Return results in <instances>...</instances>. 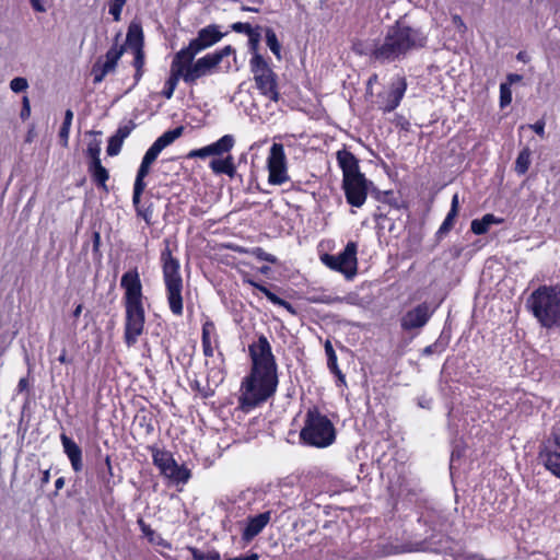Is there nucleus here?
Returning <instances> with one entry per match:
<instances>
[{
  "label": "nucleus",
  "instance_id": "obj_37",
  "mask_svg": "<svg viewBox=\"0 0 560 560\" xmlns=\"http://www.w3.org/2000/svg\"><path fill=\"white\" fill-rule=\"evenodd\" d=\"M194 560H221V556L217 550L202 551L197 548H190Z\"/></svg>",
  "mask_w": 560,
  "mask_h": 560
},
{
  "label": "nucleus",
  "instance_id": "obj_21",
  "mask_svg": "<svg viewBox=\"0 0 560 560\" xmlns=\"http://www.w3.org/2000/svg\"><path fill=\"white\" fill-rule=\"evenodd\" d=\"M180 59L182 57H178V55L175 54L171 63V73L168 79L165 81L164 89L162 91V95L167 100L172 98L179 79L184 80V67L180 63Z\"/></svg>",
  "mask_w": 560,
  "mask_h": 560
},
{
  "label": "nucleus",
  "instance_id": "obj_14",
  "mask_svg": "<svg viewBox=\"0 0 560 560\" xmlns=\"http://www.w3.org/2000/svg\"><path fill=\"white\" fill-rule=\"evenodd\" d=\"M120 287L125 290V306H143L142 284L137 269L129 270L122 275Z\"/></svg>",
  "mask_w": 560,
  "mask_h": 560
},
{
  "label": "nucleus",
  "instance_id": "obj_5",
  "mask_svg": "<svg viewBox=\"0 0 560 560\" xmlns=\"http://www.w3.org/2000/svg\"><path fill=\"white\" fill-rule=\"evenodd\" d=\"M183 127H176L172 130L165 131L162 136H160L152 145L145 152L141 164L138 168L136 180L133 184V194H132V203L137 206L140 203L141 195L143 194L147 184L144 178L150 173L151 165L158 159L159 154L163 149L172 144L176 139H178L183 135Z\"/></svg>",
  "mask_w": 560,
  "mask_h": 560
},
{
  "label": "nucleus",
  "instance_id": "obj_55",
  "mask_svg": "<svg viewBox=\"0 0 560 560\" xmlns=\"http://www.w3.org/2000/svg\"><path fill=\"white\" fill-rule=\"evenodd\" d=\"M225 560H259V556L257 553H250L247 556H240L234 558H226Z\"/></svg>",
  "mask_w": 560,
  "mask_h": 560
},
{
  "label": "nucleus",
  "instance_id": "obj_54",
  "mask_svg": "<svg viewBox=\"0 0 560 560\" xmlns=\"http://www.w3.org/2000/svg\"><path fill=\"white\" fill-rule=\"evenodd\" d=\"M438 351H440L439 350V345L435 342L433 345L427 346L423 349L422 353H423V355H431V354H433V353H435Z\"/></svg>",
  "mask_w": 560,
  "mask_h": 560
},
{
  "label": "nucleus",
  "instance_id": "obj_29",
  "mask_svg": "<svg viewBox=\"0 0 560 560\" xmlns=\"http://www.w3.org/2000/svg\"><path fill=\"white\" fill-rule=\"evenodd\" d=\"M137 523L142 534L148 538L150 542L164 548L171 547V545L161 535L156 534L142 518H139Z\"/></svg>",
  "mask_w": 560,
  "mask_h": 560
},
{
  "label": "nucleus",
  "instance_id": "obj_52",
  "mask_svg": "<svg viewBox=\"0 0 560 560\" xmlns=\"http://www.w3.org/2000/svg\"><path fill=\"white\" fill-rule=\"evenodd\" d=\"M452 22H453L454 26L458 30L459 33L466 32L467 26L464 23L463 19L458 14L452 15Z\"/></svg>",
  "mask_w": 560,
  "mask_h": 560
},
{
  "label": "nucleus",
  "instance_id": "obj_20",
  "mask_svg": "<svg viewBox=\"0 0 560 560\" xmlns=\"http://www.w3.org/2000/svg\"><path fill=\"white\" fill-rule=\"evenodd\" d=\"M270 518H271L270 511L248 517L247 525L244 528L243 534H242L243 540L248 542L252 539H254L267 526V524L270 522Z\"/></svg>",
  "mask_w": 560,
  "mask_h": 560
},
{
  "label": "nucleus",
  "instance_id": "obj_39",
  "mask_svg": "<svg viewBox=\"0 0 560 560\" xmlns=\"http://www.w3.org/2000/svg\"><path fill=\"white\" fill-rule=\"evenodd\" d=\"M124 141L117 138L115 135H113L108 140V145L106 149V152L109 156L117 155L122 147Z\"/></svg>",
  "mask_w": 560,
  "mask_h": 560
},
{
  "label": "nucleus",
  "instance_id": "obj_16",
  "mask_svg": "<svg viewBox=\"0 0 560 560\" xmlns=\"http://www.w3.org/2000/svg\"><path fill=\"white\" fill-rule=\"evenodd\" d=\"M540 458L545 467L551 474L560 478V430L553 432L544 443Z\"/></svg>",
  "mask_w": 560,
  "mask_h": 560
},
{
  "label": "nucleus",
  "instance_id": "obj_22",
  "mask_svg": "<svg viewBox=\"0 0 560 560\" xmlns=\"http://www.w3.org/2000/svg\"><path fill=\"white\" fill-rule=\"evenodd\" d=\"M60 441L63 447V452L71 463L72 469L75 472H80L83 469L82 450L72 439L66 434L60 435Z\"/></svg>",
  "mask_w": 560,
  "mask_h": 560
},
{
  "label": "nucleus",
  "instance_id": "obj_46",
  "mask_svg": "<svg viewBox=\"0 0 560 560\" xmlns=\"http://www.w3.org/2000/svg\"><path fill=\"white\" fill-rule=\"evenodd\" d=\"M231 30L236 33L246 34L247 36L254 31L249 23L235 22L231 25Z\"/></svg>",
  "mask_w": 560,
  "mask_h": 560
},
{
  "label": "nucleus",
  "instance_id": "obj_7",
  "mask_svg": "<svg viewBox=\"0 0 560 560\" xmlns=\"http://www.w3.org/2000/svg\"><path fill=\"white\" fill-rule=\"evenodd\" d=\"M256 88L272 102H278L280 94L277 84V74L260 54H255L249 62Z\"/></svg>",
  "mask_w": 560,
  "mask_h": 560
},
{
  "label": "nucleus",
  "instance_id": "obj_36",
  "mask_svg": "<svg viewBox=\"0 0 560 560\" xmlns=\"http://www.w3.org/2000/svg\"><path fill=\"white\" fill-rule=\"evenodd\" d=\"M308 301L312 303H323V304H335V303H341L345 301L343 298L331 295L327 293H320V294H313L308 298Z\"/></svg>",
  "mask_w": 560,
  "mask_h": 560
},
{
  "label": "nucleus",
  "instance_id": "obj_50",
  "mask_svg": "<svg viewBox=\"0 0 560 560\" xmlns=\"http://www.w3.org/2000/svg\"><path fill=\"white\" fill-rule=\"evenodd\" d=\"M70 128H71L70 125H67V124L62 122L61 128L59 130V139H60V142H61V144L63 147L68 145Z\"/></svg>",
  "mask_w": 560,
  "mask_h": 560
},
{
  "label": "nucleus",
  "instance_id": "obj_51",
  "mask_svg": "<svg viewBox=\"0 0 560 560\" xmlns=\"http://www.w3.org/2000/svg\"><path fill=\"white\" fill-rule=\"evenodd\" d=\"M31 115V105H30V100L27 96H24L23 97V101H22V109H21V118L23 120L27 119Z\"/></svg>",
  "mask_w": 560,
  "mask_h": 560
},
{
  "label": "nucleus",
  "instance_id": "obj_64",
  "mask_svg": "<svg viewBox=\"0 0 560 560\" xmlns=\"http://www.w3.org/2000/svg\"><path fill=\"white\" fill-rule=\"evenodd\" d=\"M65 486V478L63 477H59L56 481H55V488L56 490H61Z\"/></svg>",
  "mask_w": 560,
  "mask_h": 560
},
{
  "label": "nucleus",
  "instance_id": "obj_18",
  "mask_svg": "<svg viewBox=\"0 0 560 560\" xmlns=\"http://www.w3.org/2000/svg\"><path fill=\"white\" fill-rule=\"evenodd\" d=\"M432 311L427 303H421L409 310L400 319L402 330L410 331L420 329L429 322Z\"/></svg>",
  "mask_w": 560,
  "mask_h": 560
},
{
  "label": "nucleus",
  "instance_id": "obj_17",
  "mask_svg": "<svg viewBox=\"0 0 560 560\" xmlns=\"http://www.w3.org/2000/svg\"><path fill=\"white\" fill-rule=\"evenodd\" d=\"M124 52V46L114 45L107 50L105 55V61L103 63L96 62L93 66L92 74L93 82L95 84L101 83L108 73L115 71L118 60L120 59Z\"/></svg>",
  "mask_w": 560,
  "mask_h": 560
},
{
  "label": "nucleus",
  "instance_id": "obj_43",
  "mask_svg": "<svg viewBox=\"0 0 560 560\" xmlns=\"http://www.w3.org/2000/svg\"><path fill=\"white\" fill-rule=\"evenodd\" d=\"M232 54H235V49L231 45H228V46L212 52L211 56L217 61V63L220 65L221 61L223 60V58H225Z\"/></svg>",
  "mask_w": 560,
  "mask_h": 560
},
{
  "label": "nucleus",
  "instance_id": "obj_49",
  "mask_svg": "<svg viewBox=\"0 0 560 560\" xmlns=\"http://www.w3.org/2000/svg\"><path fill=\"white\" fill-rule=\"evenodd\" d=\"M453 225H454V222H452L447 219H444V221L442 222L441 226L439 228V230L435 234L438 240H441L444 235H446L451 231Z\"/></svg>",
  "mask_w": 560,
  "mask_h": 560
},
{
  "label": "nucleus",
  "instance_id": "obj_19",
  "mask_svg": "<svg viewBox=\"0 0 560 560\" xmlns=\"http://www.w3.org/2000/svg\"><path fill=\"white\" fill-rule=\"evenodd\" d=\"M407 83L405 78L397 77L394 79L389 85L388 92L382 96V110L384 113H390L396 109L405 95Z\"/></svg>",
  "mask_w": 560,
  "mask_h": 560
},
{
  "label": "nucleus",
  "instance_id": "obj_48",
  "mask_svg": "<svg viewBox=\"0 0 560 560\" xmlns=\"http://www.w3.org/2000/svg\"><path fill=\"white\" fill-rule=\"evenodd\" d=\"M248 38H249V40H248L249 48L253 51V56H254L255 54H258L257 48H258V45L260 42V34L258 32L253 31L248 35Z\"/></svg>",
  "mask_w": 560,
  "mask_h": 560
},
{
  "label": "nucleus",
  "instance_id": "obj_27",
  "mask_svg": "<svg viewBox=\"0 0 560 560\" xmlns=\"http://www.w3.org/2000/svg\"><path fill=\"white\" fill-rule=\"evenodd\" d=\"M247 282L256 288L257 290H259L272 304L275 305H279V306H282L284 308H287L288 311H292V305L287 302L285 300L279 298L278 295H276L275 293H272L267 287H265L264 284H260L254 280H247Z\"/></svg>",
  "mask_w": 560,
  "mask_h": 560
},
{
  "label": "nucleus",
  "instance_id": "obj_63",
  "mask_svg": "<svg viewBox=\"0 0 560 560\" xmlns=\"http://www.w3.org/2000/svg\"><path fill=\"white\" fill-rule=\"evenodd\" d=\"M60 363L65 364V363H68L69 360L67 358V350L66 349H62L60 355L58 357L57 359Z\"/></svg>",
  "mask_w": 560,
  "mask_h": 560
},
{
  "label": "nucleus",
  "instance_id": "obj_60",
  "mask_svg": "<svg viewBox=\"0 0 560 560\" xmlns=\"http://www.w3.org/2000/svg\"><path fill=\"white\" fill-rule=\"evenodd\" d=\"M139 203L136 207L137 209V212L139 215H142V218L147 221V222H150V219H151V212H149L148 210L145 211H141L140 208L138 207Z\"/></svg>",
  "mask_w": 560,
  "mask_h": 560
},
{
  "label": "nucleus",
  "instance_id": "obj_25",
  "mask_svg": "<svg viewBox=\"0 0 560 560\" xmlns=\"http://www.w3.org/2000/svg\"><path fill=\"white\" fill-rule=\"evenodd\" d=\"M126 43L132 51L143 49V32L139 24L131 23L128 27Z\"/></svg>",
  "mask_w": 560,
  "mask_h": 560
},
{
  "label": "nucleus",
  "instance_id": "obj_41",
  "mask_svg": "<svg viewBox=\"0 0 560 560\" xmlns=\"http://www.w3.org/2000/svg\"><path fill=\"white\" fill-rule=\"evenodd\" d=\"M27 88H28V82L25 78H22V77H16V78L12 79L10 82V89L14 93L23 92Z\"/></svg>",
  "mask_w": 560,
  "mask_h": 560
},
{
  "label": "nucleus",
  "instance_id": "obj_44",
  "mask_svg": "<svg viewBox=\"0 0 560 560\" xmlns=\"http://www.w3.org/2000/svg\"><path fill=\"white\" fill-rule=\"evenodd\" d=\"M210 155H215L211 144L206 145L200 149H197V150H194L189 153L190 158H200V159H205Z\"/></svg>",
  "mask_w": 560,
  "mask_h": 560
},
{
  "label": "nucleus",
  "instance_id": "obj_31",
  "mask_svg": "<svg viewBox=\"0 0 560 560\" xmlns=\"http://www.w3.org/2000/svg\"><path fill=\"white\" fill-rule=\"evenodd\" d=\"M214 324L212 322H206L202 325V337H201V343H202V350L203 354L206 357H212L213 355V348L211 346L210 340V334L211 331H214Z\"/></svg>",
  "mask_w": 560,
  "mask_h": 560
},
{
  "label": "nucleus",
  "instance_id": "obj_38",
  "mask_svg": "<svg viewBox=\"0 0 560 560\" xmlns=\"http://www.w3.org/2000/svg\"><path fill=\"white\" fill-rule=\"evenodd\" d=\"M127 0H110L109 1V9L108 12L113 16L114 21L118 22L120 21V15L124 5L126 4Z\"/></svg>",
  "mask_w": 560,
  "mask_h": 560
},
{
  "label": "nucleus",
  "instance_id": "obj_42",
  "mask_svg": "<svg viewBox=\"0 0 560 560\" xmlns=\"http://www.w3.org/2000/svg\"><path fill=\"white\" fill-rule=\"evenodd\" d=\"M88 155L91 158V162L101 161L100 154H101V142L100 141H93L90 142L88 145Z\"/></svg>",
  "mask_w": 560,
  "mask_h": 560
},
{
  "label": "nucleus",
  "instance_id": "obj_12",
  "mask_svg": "<svg viewBox=\"0 0 560 560\" xmlns=\"http://www.w3.org/2000/svg\"><path fill=\"white\" fill-rule=\"evenodd\" d=\"M125 331L124 339L128 347L137 343L138 338L142 335L144 329L145 313L143 306H125Z\"/></svg>",
  "mask_w": 560,
  "mask_h": 560
},
{
  "label": "nucleus",
  "instance_id": "obj_24",
  "mask_svg": "<svg viewBox=\"0 0 560 560\" xmlns=\"http://www.w3.org/2000/svg\"><path fill=\"white\" fill-rule=\"evenodd\" d=\"M503 219L497 218L494 214L487 213L481 219L471 221L470 230L476 235H482L488 232L492 224H500Z\"/></svg>",
  "mask_w": 560,
  "mask_h": 560
},
{
  "label": "nucleus",
  "instance_id": "obj_45",
  "mask_svg": "<svg viewBox=\"0 0 560 560\" xmlns=\"http://www.w3.org/2000/svg\"><path fill=\"white\" fill-rule=\"evenodd\" d=\"M253 253L256 256V258H258L259 260L271 262V264H275L277 261V258L272 254L265 252L260 247L255 248Z\"/></svg>",
  "mask_w": 560,
  "mask_h": 560
},
{
  "label": "nucleus",
  "instance_id": "obj_11",
  "mask_svg": "<svg viewBox=\"0 0 560 560\" xmlns=\"http://www.w3.org/2000/svg\"><path fill=\"white\" fill-rule=\"evenodd\" d=\"M268 183L280 186L290 180L287 167L284 148L281 143H273L267 159Z\"/></svg>",
  "mask_w": 560,
  "mask_h": 560
},
{
  "label": "nucleus",
  "instance_id": "obj_4",
  "mask_svg": "<svg viewBox=\"0 0 560 560\" xmlns=\"http://www.w3.org/2000/svg\"><path fill=\"white\" fill-rule=\"evenodd\" d=\"M165 249L161 253L163 269V281L165 284L166 299L171 312L175 316L183 315V278L179 273V261L172 256L168 241L165 240Z\"/></svg>",
  "mask_w": 560,
  "mask_h": 560
},
{
  "label": "nucleus",
  "instance_id": "obj_23",
  "mask_svg": "<svg viewBox=\"0 0 560 560\" xmlns=\"http://www.w3.org/2000/svg\"><path fill=\"white\" fill-rule=\"evenodd\" d=\"M336 159L342 170L343 178L362 174L359 170V161L350 151L342 149L337 151Z\"/></svg>",
  "mask_w": 560,
  "mask_h": 560
},
{
  "label": "nucleus",
  "instance_id": "obj_59",
  "mask_svg": "<svg viewBox=\"0 0 560 560\" xmlns=\"http://www.w3.org/2000/svg\"><path fill=\"white\" fill-rule=\"evenodd\" d=\"M73 112L71 109H67L65 113L63 124L70 125L72 124Z\"/></svg>",
  "mask_w": 560,
  "mask_h": 560
},
{
  "label": "nucleus",
  "instance_id": "obj_10",
  "mask_svg": "<svg viewBox=\"0 0 560 560\" xmlns=\"http://www.w3.org/2000/svg\"><path fill=\"white\" fill-rule=\"evenodd\" d=\"M153 464L159 468L160 472L166 478L185 483L190 478L189 470L177 465L171 452L158 447H150Z\"/></svg>",
  "mask_w": 560,
  "mask_h": 560
},
{
  "label": "nucleus",
  "instance_id": "obj_8",
  "mask_svg": "<svg viewBox=\"0 0 560 560\" xmlns=\"http://www.w3.org/2000/svg\"><path fill=\"white\" fill-rule=\"evenodd\" d=\"M357 253L358 245L351 241L338 255L323 254L320 261L329 269L342 273L347 280H352L358 271Z\"/></svg>",
  "mask_w": 560,
  "mask_h": 560
},
{
  "label": "nucleus",
  "instance_id": "obj_33",
  "mask_svg": "<svg viewBox=\"0 0 560 560\" xmlns=\"http://www.w3.org/2000/svg\"><path fill=\"white\" fill-rule=\"evenodd\" d=\"M530 165V150L524 148L517 155L515 161V172L518 175H524Z\"/></svg>",
  "mask_w": 560,
  "mask_h": 560
},
{
  "label": "nucleus",
  "instance_id": "obj_34",
  "mask_svg": "<svg viewBox=\"0 0 560 560\" xmlns=\"http://www.w3.org/2000/svg\"><path fill=\"white\" fill-rule=\"evenodd\" d=\"M132 52L135 56L132 65L136 69L133 78H135V83L137 84L141 80V78L144 73V70H143V68H144V51H143V49H138V51H132Z\"/></svg>",
  "mask_w": 560,
  "mask_h": 560
},
{
  "label": "nucleus",
  "instance_id": "obj_15",
  "mask_svg": "<svg viewBox=\"0 0 560 560\" xmlns=\"http://www.w3.org/2000/svg\"><path fill=\"white\" fill-rule=\"evenodd\" d=\"M342 184L348 203L357 208L362 207L368 197V180L364 175L343 178Z\"/></svg>",
  "mask_w": 560,
  "mask_h": 560
},
{
  "label": "nucleus",
  "instance_id": "obj_1",
  "mask_svg": "<svg viewBox=\"0 0 560 560\" xmlns=\"http://www.w3.org/2000/svg\"><path fill=\"white\" fill-rule=\"evenodd\" d=\"M252 372L242 384L240 405L249 410L270 398L277 390V363L268 339L261 335L248 347Z\"/></svg>",
  "mask_w": 560,
  "mask_h": 560
},
{
  "label": "nucleus",
  "instance_id": "obj_53",
  "mask_svg": "<svg viewBox=\"0 0 560 560\" xmlns=\"http://www.w3.org/2000/svg\"><path fill=\"white\" fill-rule=\"evenodd\" d=\"M535 133H537L539 137H545V121L542 119L537 120L535 124L529 126Z\"/></svg>",
  "mask_w": 560,
  "mask_h": 560
},
{
  "label": "nucleus",
  "instance_id": "obj_61",
  "mask_svg": "<svg viewBox=\"0 0 560 560\" xmlns=\"http://www.w3.org/2000/svg\"><path fill=\"white\" fill-rule=\"evenodd\" d=\"M458 207H459L458 194H455L452 198L451 209L458 211Z\"/></svg>",
  "mask_w": 560,
  "mask_h": 560
},
{
  "label": "nucleus",
  "instance_id": "obj_57",
  "mask_svg": "<svg viewBox=\"0 0 560 560\" xmlns=\"http://www.w3.org/2000/svg\"><path fill=\"white\" fill-rule=\"evenodd\" d=\"M50 480V472L48 469L43 471L42 478H40V488H44Z\"/></svg>",
  "mask_w": 560,
  "mask_h": 560
},
{
  "label": "nucleus",
  "instance_id": "obj_6",
  "mask_svg": "<svg viewBox=\"0 0 560 560\" xmlns=\"http://www.w3.org/2000/svg\"><path fill=\"white\" fill-rule=\"evenodd\" d=\"M303 443L315 447H327L334 443L336 433L331 421L317 409H310L300 432Z\"/></svg>",
  "mask_w": 560,
  "mask_h": 560
},
{
  "label": "nucleus",
  "instance_id": "obj_30",
  "mask_svg": "<svg viewBox=\"0 0 560 560\" xmlns=\"http://www.w3.org/2000/svg\"><path fill=\"white\" fill-rule=\"evenodd\" d=\"M235 144V138L232 135H224L215 142L211 143L215 155L220 156L229 153Z\"/></svg>",
  "mask_w": 560,
  "mask_h": 560
},
{
  "label": "nucleus",
  "instance_id": "obj_26",
  "mask_svg": "<svg viewBox=\"0 0 560 560\" xmlns=\"http://www.w3.org/2000/svg\"><path fill=\"white\" fill-rule=\"evenodd\" d=\"M210 168L215 174H225L230 177L235 175L236 168L233 162V156L228 155L225 159H214L210 162Z\"/></svg>",
  "mask_w": 560,
  "mask_h": 560
},
{
  "label": "nucleus",
  "instance_id": "obj_13",
  "mask_svg": "<svg viewBox=\"0 0 560 560\" xmlns=\"http://www.w3.org/2000/svg\"><path fill=\"white\" fill-rule=\"evenodd\" d=\"M180 63L184 67V81L192 84L202 77L211 74L214 69L219 66L213 59L211 54L197 59L195 62L186 61L184 58L180 59Z\"/></svg>",
  "mask_w": 560,
  "mask_h": 560
},
{
  "label": "nucleus",
  "instance_id": "obj_32",
  "mask_svg": "<svg viewBox=\"0 0 560 560\" xmlns=\"http://www.w3.org/2000/svg\"><path fill=\"white\" fill-rule=\"evenodd\" d=\"M325 352H326V355H327V364H328V368L330 369V371L332 373H335L336 375H338V377L340 378V381H345V376L342 375L341 371L338 369V365H337V355H336V352L332 348V345L329 340H327L325 342Z\"/></svg>",
  "mask_w": 560,
  "mask_h": 560
},
{
  "label": "nucleus",
  "instance_id": "obj_47",
  "mask_svg": "<svg viewBox=\"0 0 560 560\" xmlns=\"http://www.w3.org/2000/svg\"><path fill=\"white\" fill-rule=\"evenodd\" d=\"M133 128H135V125L132 124V121H130L127 125L120 126L117 129L115 136L124 141L131 133Z\"/></svg>",
  "mask_w": 560,
  "mask_h": 560
},
{
  "label": "nucleus",
  "instance_id": "obj_3",
  "mask_svg": "<svg viewBox=\"0 0 560 560\" xmlns=\"http://www.w3.org/2000/svg\"><path fill=\"white\" fill-rule=\"evenodd\" d=\"M527 304L542 327L560 326V285H540L530 294Z\"/></svg>",
  "mask_w": 560,
  "mask_h": 560
},
{
  "label": "nucleus",
  "instance_id": "obj_28",
  "mask_svg": "<svg viewBox=\"0 0 560 560\" xmlns=\"http://www.w3.org/2000/svg\"><path fill=\"white\" fill-rule=\"evenodd\" d=\"M89 172L93 180L104 188H106V182L109 177L108 171L102 165L101 161L91 162Z\"/></svg>",
  "mask_w": 560,
  "mask_h": 560
},
{
  "label": "nucleus",
  "instance_id": "obj_9",
  "mask_svg": "<svg viewBox=\"0 0 560 560\" xmlns=\"http://www.w3.org/2000/svg\"><path fill=\"white\" fill-rule=\"evenodd\" d=\"M226 33L220 31L218 24H210L198 31L197 37L191 39L187 47L182 48L176 54L186 61H192L202 50L212 47L219 43Z\"/></svg>",
  "mask_w": 560,
  "mask_h": 560
},
{
  "label": "nucleus",
  "instance_id": "obj_62",
  "mask_svg": "<svg viewBox=\"0 0 560 560\" xmlns=\"http://www.w3.org/2000/svg\"><path fill=\"white\" fill-rule=\"evenodd\" d=\"M27 386H28V382L26 378L23 377L19 381L18 389H19V392H23L27 388Z\"/></svg>",
  "mask_w": 560,
  "mask_h": 560
},
{
  "label": "nucleus",
  "instance_id": "obj_35",
  "mask_svg": "<svg viewBox=\"0 0 560 560\" xmlns=\"http://www.w3.org/2000/svg\"><path fill=\"white\" fill-rule=\"evenodd\" d=\"M266 44L269 47V49L272 51V54L280 59L281 58V45L278 40V37L273 30L267 28L266 30Z\"/></svg>",
  "mask_w": 560,
  "mask_h": 560
},
{
  "label": "nucleus",
  "instance_id": "obj_40",
  "mask_svg": "<svg viewBox=\"0 0 560 560\" xmlns=\"http://www.w3.org/2000/svg\"><path fill=\"white\" fill-rule=\"evenodd\" d=\"M512 102V91L508 83L500 84V106L505 107Z\"/></svg>",
  "mask_w": 560,
  "mask_h": 560
},
{
  "label": "nucleus",
  "instance_id": "obj_56",
  "mask_svg": "<svg viewBox=\"0 0 560 560\" xmlns=\"http://www.w3.org/2000/svg\"><path fill=\"white\" fill-rule=\"evenodd\" d=\"M31 4L36 12H45L46 8L43 5L40 0H31Z\"/></svg>",
  "mask_w": 560,
  "mask_h": 560
},
{
  "label": "nucleus",
  "instance_id": "obj_58",
  "mask_svg": "<svg viewBox=\"0 0 560 560\" xmlns=\"http://www.w3.org/2000/svg\"><path fill=\"white\" fill-rule=\"evenodd\" d=\"M521 80H522V75H520V74H516V73H510V74L508 75V84H509V86H510L511 84H514V83H516V82H520Z\"/></svg>",
  "mask_w": 560,
  "mask_h": 560
},
{
  "label": "nucleus",
  "instance_id": "obj_2",
  "mask_svg": "<svg viewBox=\"0 0 560 560\" xmlns=\"http://www.w3.org/2000/svg\"><path fill=\"white\" fill-rule=\"evenodd\" d=\"M427 42L428 35L421 28L398 20L386 30L384 38L374 44L369 56L380 63H390L405 58L412 50L423 48Z\"/></svg>",
  "mask_w": 560,
  "mask_h": 560
}]
</instances>
